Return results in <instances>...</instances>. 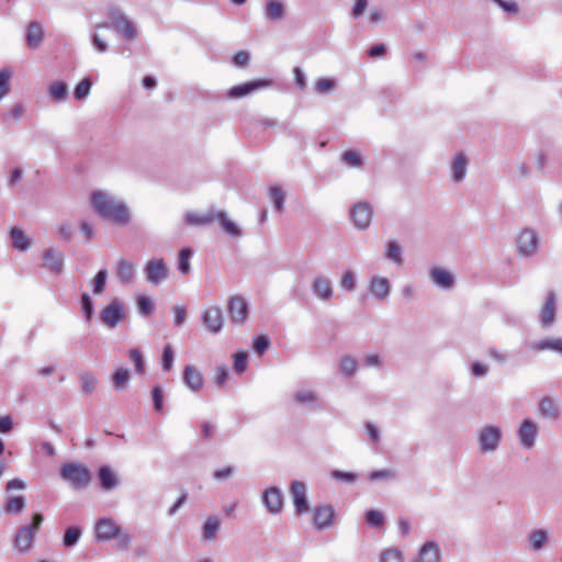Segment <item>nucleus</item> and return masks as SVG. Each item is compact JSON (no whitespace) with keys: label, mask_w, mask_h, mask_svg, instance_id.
Segmentation results:
<instances>
[{"label":"nucleus","mask_w":562,"mask_h":562,"mask_svg":"<svg viewBox=\"0 0 562 562\" xmlns=\"http://www.w3.org/2000/svg\"><path fill=\"white\" fill-rule=\"evenodd\" d=\"M538 235L535 231L525 228L517 236L518 254L524 257L532 256L538 248Z\"/></svg>","instance_id":"13"},{"label":"nucleus","mask_w":562,"mask_h":562,"mask_svg":"<svg viewBox=\"0 0 562 562\" xmlns=\"http://www.w3.org/2000/svg\"><path fill=\"white\" fill-rule=\"evenodd\" d=\"M342 161L351 168H358L362 165L360 153L356 150H347L341 156Z\"/></svg>","instance_id":"49"},{"label":"nucleus","mask_w":562,"mask_h":562,"mask_svg":"<svg viewBox=\"0 0 562 562\" xmlns=\"http://www.w3.org/2000/svg\"><path fill=\"white\" fill-rule=\"evenodd\" d=\"M215 220V212L209 211L203 214L188 213L184 216V221L190 225H206Z\"/></svg>","instance_id":"35"},{"label":"nucleus","mask_w":562,"mask_h":562,"mask_svg":"<svg viewBox=\"0 0 562 562\" xmlns=\"http://www.w3.org/2000/svg\"><path fill=\"white\" fill-rule=\"evenodd\" d=\"M551 541V532L543 527L532 528L526 536V549L533 553L544 551Z\"/></svg>","instance_id":"7"},{"label":"nucleus","mask_w":562,"mask_h":562,"mask_svg":"<svg viewBox=\"0 0 562 562\" xmlns=\"http://www.w3.org/2000/svg\"><path fill=\"white\" fill-rule=\"evenodd\" d=\"M110 26L113 27L125 40H133L136 37V30L131 21L120 14H113L111 18Z\"/></svg>","instance_id":"21"},{"label":"nucleus","mask_w":562,"mask_h":562,"mask_svg":"<svg viewBox=\"0 0 562 562\" xmlns=\"http://www.w3.org/2000/svg\"><path fill=\"white\" fill-rule=\"evenodd\" d=\"M364 521L370 528L382 529L385 522V516L383 512L372 508L364 514Z\"/></svg>","instance_id":"36"},{"label":"nucleus","mask_w":562,"mask_h":562,"mask_svg":"<svg viewBox=\"0 0 562 562\" xmlns=\"http://www.w3.org/2000/svg\"><path fill=\"white\" fill-rule=\"evenodd\" d=\"M539 412L544 418H555L559 415L557 403L551 397H543L539 403Z\"/></svg>","instance_id":"37"},{"label":"nucleus","mask_w":562,"mask_h":562,"mask_svg":"<svg viewBox=\"0 0 562 562\" xmlns=\"http://www.w3.org/2000/svg\"><path fill=\"white\" fill-rule=\"evenodd\" d=\"M91 86H92V82H91V80L89 78L82 79L75 87L74 98L76 100H83V99H86L89 95V93H90Z\"/></svg>","instance_id":"48"},{"label":"nucleus","mask_w":562,"mask_h":562,"mask_svg":"<svg viewBox=\"0 0 562 562\" xmlns=\"http://www.w3.org/2000/svg\"><path fill=\"white\" fill-rule=\"evenodd\" d=\"M12 71L8 68L0 70V100H2L10 91V79Z\"/></svg>","instance_id":"50"},{"label":"nucleus","mask_w":562,"mask_h":562,"mask_svg":"<svg viewBox=\"0 0 562 562\" xmlns=\"http://www.w3.org/2000/svg\"><path fill=\"white\" fill-rule=\"evenodd\" d=\"M294 398L297 403L311 404L317 400V396L311 390H301L295 393Z\"/></svg>","instance_id":"56"},{"label":"nucleus","mask_w":562,"mask_h":562,"mask_svg":"<svg viewBox=\"0 0 562 562\" xmlns=\"http://www.w3.org/2000/svg\"><path fill=\"white\" fill-rule=\"evenodd\" d=\"M48 95L52 98V100L56 102H60L66 100L68 95V87L63 81H56L52 85H49L47 89Z\"/></svg>","instance_id":"38"},{"label":"nucleus","mask_w":562,"mask_h":562,"mask_svg":"<svg viewBox=\"0 0 562 562\" xmlns=\"http://www.w3.org/2000/svg\"><path fill=\"white\" fill-rule=\"evenodd\" d=\"M503 431L501 427L490 425L481 429L479 434V448L481 452L488 453L495 451L502 440Z\"/></svg>","instance_id":"5"},{"label":"nucleus","mask_w":562,"mask_h":562,"mask_svg":"<svg viewBox=\"0 0 562 562\" xmlns=\"http://www.w3.org/2000/svg\"><path fill=\"white\" fill-rule=\"evenodd\" d=\"M173 315H175V326L179 327L181 326L187 318V308L182 305H178L173 308Z\"/></svg>","instance_id":"62"},{"label":"nucleus","mask_w":562,"mask_h":562,"mask_svg":"<svg viewBox=\"0 0 562 562\" xmlns=\"http://www.w3.org/2000/svg\"><path fill=\"white\" fill-rule=\"evenodd\" d=\"M335 517L336 512L331 506L325 505L316 507L313 513V525L317 530L328 529L331 527Z\"/></svg>","instance_id":"18"},{"label":"nucleus","mask_w":562,"mask_h":562,"mask_svg":"<svg viewBox=\"0 0 562 562\" xmlns=\"http://www.w3.org/2000/svg\"><path fill=\"white\" fill-rule=\"evenodd\" d=\"M291 496L293 501V506L297 515H303L308 512L306 485L303 482L295 481L292 483Z\"/></svg>","instance_id":"19"},{"label":"nucleus","mask_w":562,"mask_h":562,"mask_svg":"<svg viewBox=\"0 0 562 562\" xmlns=\"http://www.w3.org/2000/svg\"><path fill=\"white\" fill-rule=\"evenodd\" d=\"M267 19L271 21L282 20L285 15V8L280 0H269L265 8Z\"/></svg>","instance_id":"31"},{"label":"nucleus","mask_w":562,"mask_h":562,"mask_svg":"<svg viewBox=\"0 0 562 562\" xmlns=\"http://www.w3.org/2000/svg\"><path fill=\"white\" fill-rule=\"evenodd\" d=\"M106 278H108L106 269H102L97 273L94 281H93V293L94 294H101L104 291Z\"/></svg>","instance_id":"54"},{"label":"nucleus","mask_w":562,"mask_h":562,"mask_svg":"<svg viewBox=\"0 0 562 562\" xmlns=\"http://www.w3.org/2000/svg\"><path fill=\"white\" fill-rule=\"evenodd\" d=\"M98 541L119 540V547L126 549L131 543V536L123 531L116 521L109 517L100 518L94 525Z\"/></svg>","instance_id":"2"},{"label":"nucleus","mask_w":562,"mask_h":562,"mask_svg":"<svg viewBox=\"0 0 562 562\" xmlns=\"http://www.w3.org/2000/svg\"><path fill=\"white\" fill-rule=\"evenodd\" d=\"M339 286L347 292H353L356 290L357 277L352 270H345L341 273Z\"/></svg>","instance_id":"41"},{"label":"nucleus","mask_w":562,"mask_h":562,"mask_svg":"<svg viewBox=\"0 0 562 562\" xmlns=\"http://www.w3.org/2000/svg\"><path fill=\"white\" fill-rule=\"evenodd\" d=\"M555 296L552 292L547 295L546 304L540 313V322L543 326H550L554 322L555 316Z\"/></svg>","instance_id":"27"},{"label":"nucleus","mask_w":562,"mask_h":562,"mask_svg":"<svg viewBox=\"0 0 562 562\" xmlns=\"http://www.w3.org/2000/svg\"><path fill=\"white\" fill-rule=\"evenodd\" d=\"M183 382L192 392H198L203 387L204 378L198 368L187 366L183 370Z\"/></svg>","instance_id":"22"},{"label":"nucleus","mask_w":562,"mask_h":562,"mask_svg":"<svg viewBox=\"0 0 562 562\" xmlns=\"http://www.w3.org/2000/svg\"><path fill=\"white\" fill-rule=\"evenodd\" d=\"M80 384L81 389L86 393H91L97 385V378L89 372H83L80 374Z\"/></svg>","instance_id":"51"},{"label":"nucleus","mask_w":562,"mask_h":562,"mask_svg":"<svg viewBox=\"0 0 562 562\" xmlns=\"http://www.w3.org/2000/svg\"><path fill=\"white\" fill-rule=\"evenodd\" d=\"M60 476L76 488L87 486L91 480L90 471L86 467L76 463H67L63 465L60 469Z\"/></svg>","instance_id":"4"},{"label":"nucleus","mask_w":562,"mask_h":562,"mask_svg":"<svg viewBox=\"0 0 562 562\" xmlns=\"http://www.w3.org/2000/svg\"><path fill=\"white\" fill-rule=\"evenodd\" d=\"M193 252L190 248H183L179 252L178 258V270L182 274H188L191 270L190 259L192 257Z\"/></svg>","instance_id":"44"},{"label":"nucleus","mask_w":562,"mask_h":562,"mask_svg":"<svg viewBox=\"0 0 562 562\" xmlns=\"http://www.w3.org/2000/svg\"><path fill=\"white\" fill-rule=\"evenodd\" d=\"M81 536V530L78 527H69L64 536L63 542L65 547H72L76 544Z\"/></svg>","instance_id":"52"},{"label":"nucleus","mask_w":562,"mask_h":562,"mask_svg":"<svg viewBox=\"0 0 562 562\" xmlns=\"http://www.w3.org/2000/svg\"><path fill=\"white\" fill-rule=\"evenodd\" d=\"M533 349L542 351V350H553L559 352L562 356V339L553 338V339H542L533 344Z\"/></svg>","instance_id":"40"},{"label":"nucleus","mask_w":562,"mask_h":562,"mask_svg":"<svg viewBox=\"0 0 562 562\" xmlns=\"http://www.w3.org/2000/svg\"><path fill=\"white\" fill-rule=\"evenodd\" d=\"M368 293L376 301L385 302L392 292V283L387 277L373 274L367 285Z\"/></svg>","instance_id":"6"},{"label":"nucleus","mask_w":562,"mask_h":562,"mask_svg":"<svg viewBox=\"0 0 562 562\" xmlns=\"http://www.w3.org/2000/svg\"><path fill=\"white\" fill-rule=\"evenodd\" d=\"M505 12L516 14L518 13V5L514 1L494 0Z\"/></svg>","instance_id":"64"},{"label":"nucleus","mask_w":562,"mask_h":562,"mask_svg":"<svg viewBox=\"0 0 562 562\" xmlns=\"http://www.w3.org/2000/svg\"><path fill=\"white\" fill-rule=\"evenodd\" d=\"M144 271L146 280L154 285L160 284L168 277L167 265L161 258L147 261Z\"/></svg>","instance_id":"12"},{"label":"nucleus","mask_w":562,"mask_h":562,"mask_svg":"<svg viewBox=\"0 0 562 562\" xmlns=\"http://www.w3.org/2000/svg\"><path fill=\"white\" fill-rule=\"evenodd\" d=\"M262 504L270 514H280L284 507L282 491L278 487L267 488L262 494Z\"/></svg>","instance_id":"17"},{"label":"nucleus","mask_w":562,"mask_h":562,"mask_svg":"<svg viewBox=\"0 0 562 562\" xmlns=\"http://www.w3.org/2000/svg\"><path fill=\"white\" fill-rule=\"evenodd\" d=\"M128 353L134 363L136 373L143 374L145 372V363L142 352L138 349H131Z\"/></svg>","instance_id":"53"},{"label":"nucleus","mask_w":562,"mask_h":562,"mask_svg":"<svg viewBox=\"0 0 562 562\" xmlns=\"http://www.w3.org/2000/svg\"><path fill=\"white\" fill-rule=\"evenodd\" d=\"M10 238L13 247L19 251H26L31 247V238L18 227L10 231Z\"/></svg>","instance_id":"30"},{"label":"nucleus","mask_w":562,"mask_h":562,"mask_svg":"<svg viewBox=\"0 0 562 562\" xmlns=\"http://www.w3.org/2000/svg\"><path fill=\"white\" fill-rule=\"evenodd\" d=\"M228 380V369L225 366L217 367L215 371V382L217 385L223 386Z\"/></svg>","instance_id":"63"},{"label":"nucleus","mask_w":562,"mask_h":562,"mask_svg":"<svg viewBox=\"0 0 562 562\" xmlns=\"http://www.w3.org/2000/svg\"><path fill=\"white\" fill-rule=\"evenodd\" d=\"M337 82L333 78H319L315 82V91L319 94H327L335 90Z\"/></svg>","instance_id":"47"},{"label":"nucleus","mask_w":562,"mask_h":562,"mask_svg":"<svg viewBox=\"0 0 562 562\" xmlns=\"http://www.w3.org/2000/svg\"><path fill=\"white\" fill-rule=\"evenodd\" d=\"M227 311L233 324L244 325L248 318V302L241 295H234L228 300Z\"/></svg>","instance_id":"9"},{"label":"nucleus","mask_w":562,"mask_h":562,"mask_svg":"<svg viewBox=\"0 0 562 562\" xmlns=\"http://www.w3.org/2000/svg\"><path fill=\"white\" fill-rule=\"evenodd\" d=\"M373 212L368 203L360 202L352 206L350 210V217L353 225L359 229L363 231L369 227L372 221Z\"/></svg>","instance_id":"16"},{"label":"nucleus","mask_w":562,"mask_h":562,"mask_svg":"<svg viewBox=\"0 0 562 562\" xmlns=\"http://www.w3.org/2000/svg\"><path fill=\"white\" fill-rule=\"evenodd\" d=\"M91 207L102 218L119 226H125L131 222L128 205L103 190H94L89 198Z\"/></svg>","instance_id":"1"},{"label":"nucleus","mask_w":562,"mask_h":562,"mask_svg":"<svg viewBox=\"0 0 562 562\" xmlns=\"http://www.w3.org/2000/svg\"><path fill=\"white\" fill-rule=\"evenodd\" d=\"M394 477V472L391 470H378L368 473V479L371 481L390 480Z\"/></svg>","instance_id":"61"},{"label":"nucleus","mask_w":562,"mask_h":562,"mask_svg":"<svg viewBox=\"0 0 562 562\" xmlns=\"http://www.w3.org/2000/svg\"><path fill=\"white\" fill-rule=\"evenodd\" d=\"M469 160L463 153H458L451 164V178L454 182H461L468 170Z\"/></svg>","instance_id":"24"},{"label":"nucleus","mask_w":562,"mask_h":562,"mask_svg":"<svg viewBox=\"0 0 562 562\" xmlns=\"http://www.w3.org/2000/svg\"><path fill=\"white\" fill-rule=\"evenodd\" d=\"M270 345V340L266 336H257L254 338V349L257 353H263Z\"/></svg>","instance_id":"59"},{"label":"nucleus","mask_w":562,"mask_h":562,"mask_svg":"<svg viewBox=\"0 0 562 562\" xmlns=\"http://www.w3.org/2000/svg\"><path fill=\"white\" fill-rule=\"evenodd\" d=\"M162 368L170 371L173 364V351L170 345L165 346L161 357Z\"/></svg>","instance_id":"57"},{"label":"nucleus","mask_w":562,"mask_h":562,"mask_svg":"<svg viewBox=\"0 0 562 562\" xmlns=\"http://www.w3.org/2000/svg\"><path fill=\"white\" fill-rule=\"evenodd\" d=\"M136 274V266L126 259H120L116 263V278L121 283L133 282Z\"/></svg>","instance_id":"23"},{"label":"nucleus","mask_w":562,"mask_h":562,"mask_svg":"<svg viewBox=\"0 0 562 562\" xmlns=\"http://www.w3.org/2000/svg\"><path fill=\"white\" fill-rule=\"evenodd\" d=\"M442 551L438 542L427 541L409 562H441Z\"/></svg>","instance_id":"15"},{"label":"nucleus","mask_w":562,"mask_h":562,"mask_svg":"<svg viewBox=\"0 0 562 562\" xmlns=\"http://www.w3.org/2000/svg\"><path fill=\"white\" fill-rule=\"evenodd\" d=\"M221 526V521L216 517H210L206 519L203 526V538L212 541L217 537V532Z\"/></svg>","instance_id":"39"},{"label":"nucleus","mask_w":562,"mask_h":562,"mask_svg":"<svg viewBox=\"0 0 562 562\" xmlns=\"http://www.w3.org/2000/svg\"><path fill=\"white\" fill-rule=\"evenodd\" d=\"M379 562H404V554L396 548H389L382 551Z\"/></svg>","instance_id":"46"},{"label":"nucleus","mask_w":562,"mask_h":562,"mask_svg":"<svg viewBox=\"0 0 562 562\" xmlns=\"http://www.w3.org/2000/svg\"><path fill=\"white\" fill-rule=\"evenodd\" d=\"M311 288L313 294L322 301H329L334 296L331 280L325 276L314 278Z\"/></svg>","instance_id":"20"},{"label":"nucleus","mask_w":562,"mask_h":562,"mask_svg":"<svg viewBox=\"0 0 562 562\" xmlns=\"http://www.w3.org/2000/svg\"><path fill=\"white\" fill-rule=\"evenodd\" d=\"M431 281L441 289H449L452 286L454 278L450 271L443 268H434L430 271Z\"/></svg>","instance_id":"26"},{"label":"nucleus","mask_w":562,"mask_h":562,"mask_svg":"<svg viewBox=\"0 0 562 562\" xmlns=\"http://www.w3.org/2000/svg\"><path fill=\"white\" fill-rule=\"evenodd\" d=\"M269 196L278 212H281L285 201V193L278 184L271 186L269 189Z\"/></svg>","instance_id":"42"},{"label":"nucleus","mask_w":562,"mask_h":562,"mask_svg":"<svg viewBox=\"0 0 562 562\" xmlns=\"http://www.w3.org/2000/svg\"><path fill=\"white\" fill-rule=\"evenodd\" d=\"M131 380L130 370L123 367L115 369L112 374V386L115 391L124 390Z\"/></svg>","instance_id":"32"},{"label":"nucleus","mask_w":562,"mask_h":562,"mask_svg":"<svg viewBox=\"0 0 562 562\" xmlns=\"http://www.w3.org/2000/svg\"><path fill=\"white\" fill-rule=\"evenodd\" d=\"M151 396L154 401V408L156 412H161L164 407V392L159 386H156L151 391Z\"/></svg>","instance_id":"60"},{"label":"nucleus","mask_w":562,"mask_h":562,"mask_svg":"<svg viewBox=\"0 0 562 562\" xmlns=\"http://www.w3.org/2000/svg\"><path fill=\"white\" fill-rule=\"evenodd\" d=\"M25 507V497L22 495L8 496L4 510L10 515H19Z\"/></svg>","instance_id":"34"},{"label":"nucleus","mask_w":562,"mask_h":562,"mask_svg":"<svg viewBox=\"0 0 562 562\" xmlns=\"http://www.w3.org/2000/svg\"><path fill=\"white\" fill-rule=\"evenodd\" d=\"M270 85H271L270 80L257 79L254 81H249V82H245V83L232 87L227 91L226 95L229 99H241L259 89L267 88Z\"/></svg>","instance_id":"14"},{"label":"nucleus","mask_w":562,"mask_h":562,"mask_svg":"<svg viewBox=\"0 0 562 562\" xmlns=\"http://www.w3.org/2000/svg\"><path fill=\"white\" fill-rule=\"evenodd\" d=\"M247 353L241 351L234 356V370L238 373H243L247 368Z\"/></svg>","instance_id":"58"},{"label":"nucleus","mask_w":562,"mask_h":562,"mask_svg":"<svg viewBox=\"0 0 562 562\" xmlns=\"http://www.w3.org/2000/svg\"><path fill=\"white\" fill-rule=\"evenodd\" d=\"M43 521L41 514H35L30 525L21 526L13 539V549L18 553H26L31 550L37 530Z\"/></svg>","instance_id":"3"},{"label":"nucleus","mask_w":562,"mask_h":562,"mask_svg":"<svg viewBox=\"0 0 562 562\" xmlns=\"http://www.w3.org/2000/svg\"><path fill=\"white\" fill-rule=\"evenodd\" d=\"M137 308L140 314L150 315L154 311V304L148 296L139 295L137 297Z\"/></svg>","instance_id":"55"},{"label":"nucleus","mask_w":562,"mask_h":562,"mask_svg":"<svg viewBox=\"0 0 562 562\" xmlns=\"http://www.w3.org/2000/svg\"><path fill=\"white\" fill-rule=\"evenodd\" d=\"M215 220L221 223L223 231L232 237H240L243 232L240 227L231 220L225 212L217 211L215 212Z\"/></svg>","instance_id":"29"},{"label":"nucleus","mask_w":562,"mask_h":562,"mask_svg":"<svg viewBox=\"0 0 562 562\" xmlns=\"http://www.w3.org/2000/svg\"><path fill=\"white\" fill-rule=\"evenodd\" d=\"M201 321L210 334H218L224 326V317L221 307L217 305L205 307L201 312Z\"/></svg>","instance_id":"8"},{"label":"nucleus","mask_w":562,"mask_h":562,"mask_svg":"<svg viewBox=\"0 0 562 562\" xmlns=\"http://www.w3.org/2000/svg\"><path fill=\"white\" fill-rule=\"evenodd\" d=\"M45 267L53 272L59 273L64 268V256L52 248L44 251Z\"/></svg>","instance_id":"28"},{"label":"nucleus","mask_w":562,"mask_h":562,"mask_svg":"<svg viewBox=\"0 0 562 562\" xmlns=\"http://www.w3.org/2000/svg\"><path fill=\"white\" fill-rule=\"evenodd\" d=\"M44 40V27L41 23L33 21L27 25L26 29V42L27 46L32 49H36Z\"/></svg>","instance_id":"25"},{"label":"nucleus","mask_w":562,"mask_h":562,"mask_svg":"<svg viewBox=\"0 0 562 562\" xmlns=\"http://www.w3.org/2000/svg\"><path fill=\"white\" fill-rule=\"evenodd\" d=\"M385 256L389 260L393 261L395 265H402L403 258H402L401 245L395 240L390 241L386 246Z\"/></svg>","instance_id":"43"},{"label":"nucleus","mask_w":562,"mask_h":562,"mask_svg":"<svg viewBox=\"0 0 562 562\" xmlns=\"http://www.w3.org/2000/svg\"><path fill=\"white\" fill-rule=\"evenodd\" d=\"M98 477H99V481L101 483V486L104 490H112L119 483L116 474L109 467H102L99 470Z\"/></svg>","instance_id":"33"},{"label":"nucleus","mask_w":562,"mask_h":562,"mask_svg":"<svg viewBox=\"0 0 562 562\" xmlns=\"http://www.w3.org/2000/svg\"><path fill=\"white\" fill-rule=\"evenodd\" d=\"M538 432V424L530 418H525L517 432L519 445L525 449H531L536 445Z\"/></svg>","instance_id":"11"},{"label":"nucleus","mask_w":562,"mask_h":562,"mask_svg":"<svg viewBox=\"0 0 562 562\" xmlns=\"http://www.w3.org/2000/svg\"><path fill=\"white\" fill-rule=\"evenodd\" d=\"M339 371L347 376H352L357 371V361L350 356H342L339 362Z\"/></svg>","instance_id":"45"},{"label":"nucleus","mask_w":562,"mask_h":562,"mask_svg":"<svg viewBox=\"0 0 562 562\" xmlns=\"http://www.w3.org/2000/svg\"><path fill=\"white\" fill-rule=\"evenodd\" d=\"M102 323L110 327H116L125 317V310L122 302L117 299L108 304L100 313Z\"/></svg>","instance_id":"10"}]
</instances>
